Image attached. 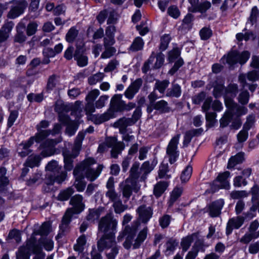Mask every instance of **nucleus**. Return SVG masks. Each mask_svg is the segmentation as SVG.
I'll return each instance as SVG.
<instances>
[{
  "label": "nucleus",
  "mask_w": 259,
  "mask_h": 259,
  "mask_svg": "<svg viewBox=\"0 0 259 259\" xmlns=\"http://www.w3.org/2000/svg\"><path fill=\"white\" fill-rule=\"evenodd\" d=\"M117 224V221L110 214L103 217L99 223V231L104 233V235L98 241V248L100 251L111 248L110 251L107 253L108 259H115L118 253V248L115 241Z\"/></svg>",
  "instance_id": "obj_1"
},
{
  "label": "nucleus",
  "mask_w": 259,
  "mask_h": 259,
  "mask_svg": "<svg viewBox=\"0 0 259 259\" xmlns=\"http://www.w3.org/2000/svg\"><path fill=\"white\" fill-rule=\"evenodd\" d=\"M83 197L80 195H76L72 197L70 201L72 208H68L65 213L60 226V230L62 233L66 231L71 219L74 214H78L84 209V205L82 202Z\"/></svg>",
  "instance_id": "obj_2"
},
{
  "label": "nucleus",
  "mask_w": 259,
  "mask_h": 259,
  "mask_svg": "<svg viewBox=\"0 0 259 259\" xmlns=\"http://www.w3.org/2000/svg\"><path fill=\"white\" fill-rule=\"evenodd\" d=\"M95 163V160L90 157L84 159L75 168H78L84 177L91 181H94L99 176L103 168L102 165H98L96 167H94L93 165Z\"/></svg>",
  "instance_id": "obj_3"
},
{
  "label": "nucleus",
  "mask_w": 259,
  "mask_h": 259,
  "mask_svg": "<svg viewBox=\"0 0 259 259\" xmlns=\"http://www.w3.org/2000/svg\"><path fill=\"white\" fill-rule=\"evenodd\" d=\"M46 169L48 172L46 175L45 183L48 186L53 185L55 182L61 184L66 179V174L64 172L60 173L61 167L57 161L52 160L49 162Z\"/></svg>",
  "instance_id": "obj_4"
},
{
  "label": "nucleus",
  "mask_w": 259,
  "mask_h": 259,
  "mask_svg": "<svg viewBox=\"0 0 259 259\" xmlns=\"http://www.w3.org/2000/svg\"><path fill=\"white\" fill-rule=\"evenodd\" d=\"M36 255L33 259H44L45 254L41 252V248L35 244L33 237L28 239L25 246L21 247L17 253V259H29L30 253Z\"/></svg>",
  "instance_id": "obj_5"
},
{
  "label": "nucleus",
  "mask_w": 259,
  "mask_h": 259,
  "mask_svg": "<svg viewBox=\"0 0 259 259\" xmlns=\"http://www.w3.org/2000/svg\"><path fill=\"white\" fill-rule=\"evenodd\" d=\"M164 61V55L159 53L157 54L152 52L151 56L147 62L144 63L142 68L143 72H147L151 67L153 69H158L162 66Z\"/></svg>",
  "instance_id": "obj_6"
},
{
  "label": "nucleus",
  "mask_w": 259,
  "mask_h": 259,
  "mask_svg": "<svg viewBox=\"0 0 259 259\" xmlns=\"http://www.w3.org/2000/svg\"><path fill=\"white\" fill-rule=\"evenodd\" d=\"M61 141L62 138L61 137L56 139H48L46 140L40 145L39 148L42 149L41 155L44 157L54 155L56 152L55 146Z\"/></svg>",
  "instance_id": "obj_7"
},
{
  "label": "nucleus",
  "mask_w": 259,
  "mask_h": 259,
  "mask_svg": "<svg viewBox=\"0 0 259 259\" xmlns=\"http://www.w3.org/2000/svg\"><path fill=\"white\" fill-rule=\"evenodd\" d=\"M180 135L178 134L174 137L169 141L166 149V154L169 156L170 163H174L179 155L178 150Z\"/></svg>",
  "instance_id": "obj_8"
},
{
  "label": "nucleus",
  "mask_w": 259,
  "mask_h": 259,
  "mask_svg": "<svg viewBox=\"0 0 259 259\" xmlns=\"http://www.w3.org/2000/svg\"><path fill=\"white\" fill-rule=\"evenodd\" d=\"M105 143L108 147L112 148L111 156L114 158H116L124 148L123 144L121 142H118L115 137L106 138Z\"/></svg>",
  "instance_id": "obj_9"
},
{
  "label": "nucleus",
  "mask_w": 259,
  "mask_h": 259,
  "mask_svg": "<svg viewBox=\"0 0 259 259\" xmlns=\"http://www.w3.org/2000/svg\"><path fill=\"white\" fill-rule=\"evenodd\" d=\"M49 122L46 120L41 121L36 125V129L38 132L35 134L34 138L35 141L39 143L45 140L47 137L51 135V130H43V128L48 127Z\"/></svg>",
  "instance_id": "obj_10"
},
{
  "label": "nucleus",
  "mask_w": 259,
  "mask_h": 259,
  "mask_svg": "<svg viewBox=\"0 0 259 259\" xmlns=\"http://www.w3.org/2000/svg\"><path fill=\"white\" fill-rule=\"evenodd\" d=\"M122 98V95L115 94L112 97L110 100L109 110L114 115H115L116 112L123 111L125 101Z\"/></svg>",
  "instance_id": "obj_11"
},
{
  "label": "nucleus",
  "mask_w": 259,
  "mask_h": 259,
  "mask_svg": "<svg viewBox=\"0 0 259 259\" xmlns=\"http://www.w3.org/2000/svg\"><path fill=\"white\" fill-rule=\"evenodd\" d=\"M70 106L65 104L62 101H58L56 103L55 110L59 114V120L61 123H66L69 121V117L65 113L69 111Z\"/></svg>",
  "instance_id": "obj_12"
},
{
  "label": "nucleus",
  "mask_w": 259,
  "mask_h": 259,
  "mask_svg": "<svg viewBox=\"0 0 259 259\" xmlns=\"http://www.w3.org/2000/svg\"><path fill=\"white\" fill-rule=\"evenodd\" d=\"M139 166L138 163H134L133 165L130 170V177L126 180L127 182H130L133 186L134 191L135 192H137L140 188V186L137 184V181L140 176L138 172Z\"/></svg>",
  "instance_id": "obj_13"
},
{
  "label": "nucleus",
  "mask_w": 259,
  "mask_h": 259,
  "mask_svg": "<svg viewBox=\"0 0 259 259\" xmlns=\"http://www.w3.org/2000/svg\"><path fill=\"white\" fill-rule=\"evenodd\" d=\"M139 226V222L136 221L133 223L132 227L127 226L125 227V232L127 234V236L123 243V246L125 248L129 249L131 248L133 239L136 235Z\"/></svg>",
  "instance_id": "obj_14"
},
{
  "label": "nucleus",
  "mask_w": 259,
  "mask_h": 259,
  "mask_svg": "<svg viewBox=\"0 0 259 259\" xmlns=\"http://www.w3.org/2000/svg\"><path fill=\"white\" fill-rule=\"evenodd\" d=\"M138 214V219L143 223H147L151 218L153 210L150 206L145 205L140 206L136 210Z\"/></svg>",
  "instance_id": "obj_15"
},
{
  "label": "nucleus",
  "mask_w": 259,
  "mask_h": 259,
  "mask_svg": "<svg viewBox=\"0 0 259 259\" xmlns=\"http://www.w3.org/2000/svg\"><path fill=\"white\" fill-rule=\"evenodd\" d=\"M225 105L228 110L232 113L234 112L237 116H241L246 114L247 112V109L243 106H240L235 103L232 99H226Z\"/></svg>",
  "instance_id": "obj_16"
},
{
  "label": "nucleus",
  "mask_w": 259,
  "mask_h": 259,
  "mask_svg": "<svg viewBox=\"0 0 259 259\" xmlns=\"http://www.w3.org/2000/svg\"><path fill=\"white\" fill-rule=\"evenodd\" d=\"M244 217L237 216L230 219L227 224L226 234H230L233 229H238L241 227L244 222Z\"/></svg>",
  "instance_id": "obj_17"
},
{
  "label": "nucleus",
  "mask_w": 259,
  "mask_h": 259,
  "mask_svg": "<svg viewBox=\"0 0 259 259\" xmlns=\"http://www.w3.org/2000/svg\"><path fill=\"white\" fill-rule=\"evenodd\" d=\"M142 83L143 81L141 78H138L133 82L125 90V97L129 100H132L138 92Z\"/></svg>",
  "instance_id": "obj_18"
},
{
  "label": "nucleus",
  "mask_w": 259,
  "mask_h": 259,
  "mask_svg": "<svg viewBox=\"0 0 259 259\" xmlns=\"http://www.w3.org/2000/svg\"><path fill=\"white\" fill-rule=\"evenodd\" d=\"M116 115H114L108 109L103 114H96L92 115L91 120L96 124H100L105 121L110 120L111 118H115Z\"/></svg>",
  "instance_id": "obj_19"
},
{
  "label": "nucleus",
  "mask_w": 259,
  "mask_h": 259,
  "mask_svg": "<svg viewBox=\"0 0 259 259\" xmlns=\"http://www.w3.org/2000/svg\"><path fill=\"white\" fill-rule=\"evenodd\" d=\"M213 95L215 98H219L224 96V100L230 99L226 97V90L224 87V81L221 79H218L213 87Z\"/></svg>",
  "instance_id": "obj_20"
},
{
  "label": "nucleus",
  "mask_w": 259,
  "mask_h": 259,
  "mask_svg": "<svg viewBox=\"0 0 259 259\" xmlns=\"http://www.w3.org/2000/svg\"><path fill=\"white\" fill-rule=\"evenodd\" d=\"M247 79L249 81L254 82L259 80V73L255 70L249 71L246 74H240L238 77V80L242 87H244L246 85V80Z\"/></svg>",
  "instance_id": "obj_21"
},
{
  "label": "nucleus",
  "mask_w": 259,
  "mask_h": 259,
  "mask_svg": "<svg viewBox=\"0 0 259 259\" xmlns=\"http://www.w3.org/2000/svg\"><path fill=\"white\" fill-rule=\"evenodd\" d=\"M27 6V3L25 1L19 2L18 4L11 9L9 12L8 16L10 18L14 19L21 14Z\"/></svg>",
  "instance_id": "obj_22"
},
{
  "label": "nucleus",
  "mask_w": 259,
  "mask_h": 259,
  "mask_svg": "<svg viewBox=\"0 0 259 259\" xmlns=\"http://www.w3.org/2000/svg\"><path fill=\"white\" fill-rule=\"evenodd\" d=\"M34 141H35L34 138L31 137L27 142L19 145L18 151L21 157H25L31 152L29 148L33 144Z\"/></svg>",
  "instance_id": "obj_23"
},
{
  "label": "nucleus",
  "mask_w": 259,
  "mask_h": 259,
  "mask_svg": "<svg viewBox=\"0 0 259 259\" xmlns=\"http://www.w3.org/2000/svg\"><path fill=\"white\" fill-rule=\"evenodd\" d=\"M74 176L75 178L74 186L78 191H82L84 190L86 183L84 181V177L80 174L78 168H75L73 171Z\"/></svg>",
  "instance_id": "obj_24"
},
{
  "label": "nucleus",
  "mask_w": 259,
  "mask_h": 259,
  "mask_svg": "<svg viewBox=\"0 0 259 259\" xmlns=\"http://www.w3.org/2000/svg\"><path fill=\"white\" fill-rule=\"evenodd\" d=\"M224 200L220 199L213 202L209 207V214L212 217L218 216L224 205Z\"/></svg>",
  "instance_id": "obj_25"
},
{
  "label": "nucleus",
  "mask_w": 259,
  "mask_h": 259,
  "mask_svg": "<svg viewBox=\"0 0 259 259\" xmlns=\"http://www.w3.org/2000/svg\"><path fill=\"white\" fill-rule=\"evenodd\" d=\"M13 26L14 24L12 22H8L3 26L0 30V42L7 40Z\"/></svg>",
  "instance_id": "obj_26"
},
{
  "label": "nucleus",
  "mask_w": 259,
  "mask_h": 259,
  "mask_svg": "<svg viewBox=\"0 0 259 259\" xmlns=\"http://www.w3.org/2000/svg\"><path fill=\"white\" fill-rule=\"evenodd\" d=\"M32 237H33L36 241V239L34 237V235H32L29 239H30ZM35 244L38 245L42 248V246L44 247V248L48 251H51L53 249L54 247V242L51 238H44L41 237L39 240V244H36L35 242Z\"/></svg>",
  "instance_id": "obj_27"
},
{
  "label": "nucleus",
  "mask_w": 259,
  "mask_h": 259,
  "mask_svg": "<svg viewBox=\"0 0 259 259\" xmlns=\"http://www.w3.org/2000/svg\"><path fill=\"white\" fill-rule=\"evenodd\" d=\"M230 176V172L225 171L223 173L220 174L217 177V182L220 183L218 185L221 188L225 189H229L230 188V184L227 181V179Z\"/></svg>",
  "instance_id": "obj_28"
},
{
  "label": "nucleus",
  "mask_w": 259,
  "mask_h": 259,
  "mask_svg": "<svg viewBox=\"0 0 259 259\" xmlns=\"http://www.w3.org/2000/svg\"><path fill=\"white\" fill-rule=\"evenodd\" d=\"M239 53L236 51H232L229 53L227 56H224L222 59L223 63L225 62L232 66L238 62Z\"/></svg>",
  "instance_id": "obj_29"
},
{
  "label": "nucleus",
  "mask_w": 259,
  "mask_h": 259,
  "mask_svg": "<svg viewBox=\"0 0 259 259\" xmlns=\"http://www.w3.org/2000/svg\"><path fill=\"white\" fill-rule=\"evenodd\" d=\"M77 156V154H69L68 152H63L64 167L67 170H71L73 167L72 160Z\"/></svg>",
  "instance_id": "obj_30"
},
{
  "label": "nucleus",
  "mask_w": 259,
  "mask_h": 259,
  "mask_svg": "<svg viewBox=\"0 0 259 259\" xmlns=\"http://www.w3.org/2000/svg\"><path fill=\"white\" fill-rule=\"evenodd\" d=\"M62 124L67 126L66 130V133L69 136H72L75 133L78 128V124L76 121H72L69 118L68 122L66 123H62Z\"/></svg>",
  "instance_id": "obj_31"
},
{
  "label": "nucleus",
  "mask_w": 259,
  "mask_h": 259,
  "mask_svg": "<svg viewBox=\"0 0 259 259\" xmlns=\"http://www.w3.org/2000/svg\"><path fill=\"white\" fill-rule=\"evenodd\" d=\"M244 154L243 153H239L236 155L232 156L228 161V168H233L236 164L241 163L244 160Z\"/></svg>",
  "instance_id": "obj_32"
},
{
  "label": "nucleus",
  "mask_w": 259,
  "mask_h": 259,
  "mask_svg": "<svg viewBox=\"0 0 259 259\" xmlns=\"http://www.w3.org/2000/svg\"><path fill=\"white\" fill-rule=\"evenodd\" d=\"M181 95V87L177 84H174L171 87L168 89L166 92L167 97L178 98Z\"/></svg>",
  "instance_id": "obj_33"
},
{
  "label": "nucleus",
  "mask_w": 259,
  "mask_h": 259,
  "mask_svg": "<svg viewBox=\"0 0 259 259\" xmlns=\"http://www.w3.org/2000/svg\"><path fill=\"white\" fill-rule=\"evenodd\" d=\"M147 235V228H145L141 230L135 241V243L133 244L134 248L136 249L138 248L141 243L144 242L146 239Z\"/></svg>",
  "instance_id": "obj_34"
},
{
  "label": "nucleus",
  "mask_w": 259,
  "mask_h": 259,
  "mask_svg": "<svg viewBox=\"0 0 259 259\" xmlns=\"http://www.w3.org/2000/svg\"><path fill=\"white\" fill-rule=\"evenodd\" d=\"M168 186L167 183L165 182H160L156 184L153 190L154 195L158 197L164 192Z\"/></svg>",
  "instance_id": "obj_35"
},
{
  "label": "nucleus",
  "mask_w": 259,
  "mask_h": 259,
  "mask_svg": "<svg viewBox=\"0 0 259 259\" xmlns=\"http://www.w3.org/2000/svg\"><path fill=\"white\" fill-rule=\"evenodd\" d=\"M196 237L195 234H192L183 238L181 242V245L184 251H186L191 246L194 237Z\"/></svg>",
  "instance_id": "obj_36"
},
{
  "label": "nucleus",
  "mask_w": 259,
  "mask_h": 259,
  "mask_svg": "<svg viewBox=\"0 0 259 259\" xmlns=\"http://www.w3.org/2000/svg\"><path fill=\"white\" fill-rule=\"evenodd\" d=\"M151 107L153 110L155 109L161 112H167L169 109L167 102L163 100L155 102Z\"/></svg>",
  "instance_id": "obj_37"
},
{
  "label": "nucleus",
  "mask_w": 259,
  "mask_h": 259,
  "mask_svg": "<svg viewBox=\"0 0 259 259\" xmlns=\"http://www.w3.org/2000/svg\"><path fill=\"white\" fill-rule=\"evenodd\" d=\"M144 45V42L143 39L140 37H137L134 40L130 49L134 52L138 51L143 49Z\"/></svg>",
  "instance_id": "obj_38"
},
{
  "label": "nucleus",
  "mask_w": 259,
  "mask_h": 259,
  "mask_svg": "<svg viewBox=\"0 0 259 259\" xmlns=\"http://www.w3.org/2000/svg\"><path fill=\"white\" fill-rule=\"evenodd\" d=\"M41 158L39 155H31L28 158L25 164L30 167L37 166Z\"/></svg>",
  "instance_id": "obj_39"
},
{
  "label": "nucleus",
  "mask_w": 259,
  "mask_h": 259,
  "mask_svg": "<svg viewBox=\"0 0 259 259\" xmlns=\"http://www.w3.org/2000/svg\"><path fill=\"white\" fill-rule=\"evenodd\" d=\"M86 243L85 236L83 235L80 236L77 240V243L74 245L75 251L81 252L84 249V246Z\"/></svg>",
  "instance_id": "obj_40"
},
{
  "label": "nucleus",
  "mask_w": 259,
  "mask_h": 259,
  "mask_svg": "<svg viewBox=\"0 0 259 259\" xmlns=\"http://www.w3.org/2000/svg\"><path fill=\"white\" fill-rule=\"evenodd\" d=\"M226 90V97L232 99L234 98L238 92V85L235 83H230Z\"/></svg>",
  "instance_id": "obj_41"
},
{
  "label": "nucleus",
  "mask_w": 259,
  "mask_h": 259,
  "mask_svg": "<svg viewBox=\"0 0 259 259\" xmlns=\"http://www.w3.org/2000/svg\"><path fill=\"white\" fill-rule=\"evenodd\" d=\"M169 84V82L167 80H157L155 84L154 89L158 90L161 94H164Z\"/></svg>",
  "instance_id": "obj_42"
},
{
  "label": "nucleus",
  "mask_w": 259,
  "mask_h": 259,
  "mask_svg": "<svg viewBox=\"0 0 259 259\" xmlns=\"http://www.w3.org/2000/svg\"><path fill=\"white\" fill-rule=\"evenodd\" d=\"M103 209L102 208H99L97 209L90 210L89 213L87 216V220L91 222L97 220L100 217Z\"/></svg>",
  "instance_id": "obj_43"
},
{
  "label": "nucleus",
  "mask_w": 259,
  "mask_h": 259,
  "mask_svg": "<svg viewBox=\"0 0 259 259\" xmlns=\"http://www.w3.org/2000/svg\"><path fill=\"white\" fill-rule=\"evenodd\" d=\"M255 36L252 32H245L244 33L240 32L238 33L236 35V39L238 41H241L245 40L247 41L250 39H254Z\"/></svg>",
  "instance_id": "obj_44"
},
{
  "label": "nucleus",
  "mask_w": 259,
  "mask_h": 259,
  "mask_svg": "<svg viewBox=\"0 0 259 259\" xmlns=\"http://www.w3.org/2000/svg\"><path fill=\"white\" fill-rule=\"evenodd\" d=\"M78 31L75 27H72L68 30L66 35V40L69 42L74 41L77 36L78 35Z\"/></svg>",
  "instance_id": "obj_45"
},
{
  "label": "nucleus",
  "mask_w": 259,
  "mask_h": 259,
  "mask_svg": "<svg viewBox=\"0 0 259 259\" xmlns=\"http://www.w3.org/2000/svg\"><path fill=\"white\" fill-rule=\"evenodd\" d=\"M73 192L74 191L71 188L61 191L58 196V199L61 201L67 200Z\"/></svg>",
  "instance_id": "obj_46"
},
{
  "label": "nucleus",
  "mask_w": 259,
  "mask_h": 259,
  "mask_svg": "<svg viewBox=\"0 0 259 259\" xmlns=\"http://www.w3.org/2000/svg\"><path fill=\"white\" fill-rule=\"evenodd\" d=\"M84 138V133L83 132H79L78 134V135L76 138V140L75 141L74 143V146L73 148V151L76 152L77 154L79 150H80L82 142Z\"/></svg>",
  "instance_id": "obj_47"
},
{
  "label": "nucleus",
  "mask_w": 259,
  "mask_h": 259,
  "mask_svg": "<svg viewBox=\"0 0 259 259\" xmlns=\"http://www.w3.org/2000/svg\"><path fill=\"white\" fill-rule=\"evenodd\" d=\"M104 74L103 73L99 72L90 76L88 78L89 83L91 85L96 84L103 79L104 77Z\"/></svg>",
  "instance_id": "obj_48"
},
{
  "label": "nucleus",
  "mask_w": 259,
  "mask_h": 259,
  "mask_svg": "<svg viewBox=\"0 0 259 259\" xmlns=\"http://www.w3.org/2000/svg\"><path fill=\"white\" fill-rule=\"evenodd\" d=\"M7 170L4 167L0 168V188L4 187L9 183L8 178L6 176Z\"/></svg>",
  "instance_id": "obj_49"
},
{
  "label": "nucleus",
  "mask_w": 259,
  "mask_h": 259,
  "mask_svg": "<svg viewBox=\"0 0 259 259\" xmlns=\"http://www.w3.org/2000/svg\"><path fill=\"white\" fill-rule=\"evenodd\" d=\"M74 57L80 67H84L88 64V59L87 57L83 55H79L77 51L75 52Z\"/></svg>",
  "instance_id": "obj_50"
},
{
  "label": "nucleus",
  "mask_w": 259,
  "mask_h": 259,
  "mask_svg": "<svg viewBox=\"0 0 259 259\" xmlns=\"http://www.w3.org/2000/svg\"><path fill=\"white\" fill-rule=\"evenodd\" d=\"M192 172V167L191 166H187L183 171L181 179L183 183L187 182L191 177Z\"/></svg>",
  "instance_id": "obj_51"
},
{
  "label": "nucleus",
  "mask_w": 259,
  "mask_h": 259,
  "mask_svg": "<svg viewBox=\"0 0 259 259\" xmlns=\"http://www.w3.org/2000/svg\"><path fill=\"white\" fill-rule=\"evenodd\" d=\"M41 180V174L40 172H36L27 181V184L29 186H32L36 183H40Z\"/></svg>",
  "instance_id": "obj_52"
},
{
  "label": "nucleus",
  "mask_w": 259,
  "mask_h": 259,
  "mask_svg": "<svg viewBox=\"0 0 259 259\" xmlns=\"http://www.w3.org/2000/svg\"><path fill=\"white\" fill-rule=\"evenodd\" d=\"M232 114L231 112L228 111H226L224 114L222 118L220 119V125L222 127H226L230 122L232 118Z\"/></svg>",
  "instance_id": "obj_53"
},
{
  "label": "nucleus",
  "mask_w": 259,
  "mask_h": 259,
  "mask_svg": "<svg viewBox=\"0 0 259 259\" xmlns=\"http://www.w3.org/2000/svg\"><path fill=\"white\" fill-rule=\"evenodd\" d=\"M132 190L134 191L133 186L130 184V182H127L126 181H125V185L122 188L123 196L128 199L132 194Z\"/></svg>",
  "instance_id": "obj_54"
},
{
  "label": "nucleus",
  "mask_w": 259,
  "mask_h": 259,
  "mask_svg": "<svg viewBox=\"0 0 259 259\" xmlns=\"http://www.w3.org/2000/svg\"><path fill=\"white\" fill-rule=\"evenodd\" d=\"M211 30L207 27L202 28L199 31V35L202 40H207L212 35Z\"/></svg>",
  "instance_id": "obj_55"
},
{
  "label": "nucleus",
  "mask_w": 259,
  "mask_h": 259,
  "mask_svg": "<svg viewBox=\"0 0 259 259\" xmlns=\"http://www.w3.org/2000/svg\"><path fill=\"white\" fill-rule=\"evenodd\" d=\"M105 51L102 53L101 58L108 59L111 57L116 52V49L113 47H105Z\"/></svg>",
  "instance_id": "obj_56"
},
{
  "label": "nucleus",
  "mask_w": 259,
  "mask_h": 259,
  "mask_svg": "<svg viewBox=\"0 0 259 259\" xmlns=\"http://www.w3.org/2000/svg\"><path fill=\"white\" fill-rule=\"evenodd\" d=\"M58 83V76L55 75L51 76L48 81L47 88L50 90H53Z\"/></svg>",
  "instance_id": "obj_57"
},
{
  "label": "nucleus",
  "mask_w": 259,
  "mask_h": 259,
  "mask_svg": "<svg viewBox=\"0 0 259 259\" xmlns=\"http://www.w3.org/2000/svg\"><path fill=\"white\" fill-rule=\"evenodd\" d=\"M211 7V4L209 2L205 1L200 4L196 8L194 11H198L201 13H205Z\"/></svg>",
  "instance_id": "obj_58"
},
{
  "label": "nucleus",
  "mask_w": 259,
  "mask_h": 259,
  "mask_svg": "<svg viewBox=\"0 0 259 259\" xmlns=\"http://www.w3.org/2000/svg\"><path fill=\"white\" fill-rule=\"evenodd\" d=\"M113 206L114 208V211L117 213H120L127 209V206L122 204L120 200H116L114 202Z\"/></svg>",
  "instance_id": "obj_59"
},
{
  "label": "nucleus",
  "mask_w": 259,
  "mask_h": 259,
  "mask_svg": "<svg viewBox=\"0 0 259 259\" xmlns=\"http://www.w3.org/2000/svg\"><path fill=\"white\" fill-rule=\"evenodd\" d=\"M171 37L169 34H164L161 38L160 49L164 51L166 49L170 42Z\"/></svg>",
  "instance_id": "obj_60"
},
{
  "label": "nucleus",
  "mask_w": 259,
  "mask_h": 259,
  "mask_svg": "<svg viewBox=\"0 0 259 259\" xmlns=\"http://www.w3.org/2000/svg\"><path fill=\"white\" fill-rule=\"evenodd\" d=\"M249 98V93L247 91H242L239 94L238 98L239 102L243 105H245L248 103Z\"/></svg>",
  "instance_id": "obj_61"
},
{
  "label": "nucleus",
  "mask_w": 259,
  "mask_h": 259,
  "mask_svg": "<svg viewBox=\"0 0 259 259\" xmlns=\"http://www.w3.org/2000/svg\"><path fill=\"white\" fill-rule=\"evenodd\" d=\"M27 98L28 100L31 102H40L44 99V95L42 93L37 94L31 93L27 95Z\"/></svg>",
  "instance_id": "obj_62"
},
{
  "label": "nucleus",
  "mask_w": 259,
  "mask_h": 259,
  "mask_svg": "<svg viewBox=\"0 0 259 259\" xmlns=\"http://www.w3.org/2000/svg\"><path fill=\"white\" fill-rule=\"evenodd\" d=\"M180 51L179 48H174L173 50L168 52V61L170 62H173L180 56Z\"/></svg>",
  "instance_id": "obj_63"
},
{
  "label": "nucleus",
  "mask_w": 259,
  "mask_h": 259,
  "mask_svg": "<svg viewBox=\"0 0 259 259\" xmlns=\"http://www.w3.org/2000/svg\"><path fill=\"white\" fill-rule=\"evenodd\" d=\"M168 171V166L167 164H161L159 170V177L160 178L169 179V176L167 175Z\"/></svg>",
  "instance_id": "obj_64"
}]
</instances>
